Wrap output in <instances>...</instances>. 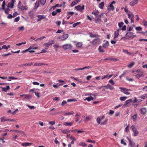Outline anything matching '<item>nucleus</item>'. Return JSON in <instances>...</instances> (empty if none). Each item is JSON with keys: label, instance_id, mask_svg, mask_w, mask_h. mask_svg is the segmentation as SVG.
<instances>
[{"label": "nucleus", "instance_id": "680f3d73", "mask_svg": "<svg viewBox=\"0 0 147 147\" xmlns=\"http://www.w3.org/2000/svg\"><path fill=\"white\" fill-rule=\"evenodd\" d=\"M108 121V119L105 120L103 122H101V124L102 125H104L106 124L107 122Z\"/></svg>", "mask_w": 147, "mask_h": 147}, {"label": "nucleus", "instance_id": "338daca9", "mask_svg": "<svg viewBox=\"0 0 147 147\" xmlns=\"http://www.w3.org/2000/svg\"><path fill=\"white\" fill-rule=\"evenodd\" d=\"M53 47L55 48H58L59 46L57 44H55L53 45Z\"/></svg>", "mask_w": 147, "mask_h": 147}, {"label": "nucleus", "instance_id": "f257e3e1", "mask_svg": "<svg viewBox=\"0 0 147 147\" xmlns=\"http://www.w3.org/2000/svg\"><path fill=\"white\" fill-rule=\"evenodd\" d=\"M126 37H122L121 39H132L135 37H136V35H134V33L133 32H127L125 34Z\"/></svg>", "mask_w": 147, "mask_h": 147}, {"label": "nucleus", "instance_id": "c9c22d12", "mask_svg": "<svg viewBox=\"0 0 147 147\" xmlns=\"http://www.w3.org/2000/svg\"><path fill=\"white\" fill-rule=\"evenodd\" d=\"M98 50L100 53H103L104 52V50L102 49V47L101 46H99L98 48Z\"/></svg>", "mask_w": 147, "mask_h": 147}, {"label": "nucleus", "instance_id": "c85d7f7f", "mask_svg": "<svg viewBox=\"0 0 147 147\" xmlns=\"http://www.w3.org/2000/svg\"><path fill=\"white\" fill-rule=\"evenodd\" d=\"M132 101V99H130L129 100H126L125 102V103L124 105V106L127 105L128 104H129L130 102Z\"/></svg>", "mask_w": 147, "mask_h": 147}, {"label": "nucleus", "instance_id": "6e6552de", "mask_svg": "<svg viewBox=\"0 0 147 147\" xmlns=\"http://www.w3.org/2000/svg\"><path fill=\"white\" fill-rule=\"evenodd\" d=\"M109 45V43L108 41L104 40L102 45V47L105 49L107 48Z\"/></svg>", "mask_w": 147, "mask_h": 147}, {"label": "nucleus", "instance_id": "3c124183", "mask_svg": "<svg viewBox=\"0 0 147 147\" xmlns=\"http://www.w3.org/2000/svg\"><path fill=\"white\" fill-rule=\"evenodd\" d=\"M90 119V117L89 116H86L85 118L84 119V121L86 122L89 120Z\"/></svg>", "mask_w": 147, "mask_h": 147}, {"label": "nucleus", "instance_id": "aec40b11", "mask_svg": "<svg viewBox=\"0 0 147 147\" xmlns=\"http://www.w3.org/2000/svg\"><path fill=\"white\" fill-rule=\"evenodd\" d=\"M39 0H37L35 3L34 6V8L36 9L39 6Z\"/></svg>", "mask_w": 147, "mask_h": 147}, {"label": "nucleus", "instance_id": "7c9ffc66", "mask_svg": "<svg viewBox=\"0 0 147 147\" xmlns=\"http://www.w3.org/2000/svg\"><path fill=\"white\" fill-rule=\"evenodd\" d=\"M104 6V3L102 2L99 4V7L101 9H103Z\"/></svg>", "mask_w": 147, "mask_h": 147}, {"label": "nucleus", "instance_id": "20e7f679", "mask_svg": "<svg viewBox=\"0 0 147 147\" xmlns=\"http://www.w3.org/2000/svg\"><path fill=\"white\" fill-rule=\"evenodd\" d=\"M90 43H92L94 45H99L101 43L100 39L97 38L95 39L91 42H90Z\"/></svg>", "mask_w": 147, "mask_h": 147}, {"label": "nucleus", "instance_id": "423d86ee", "mask_svg": "<svg viewBox=\"0 0 147 147\" xmlns=\"http://www.w3.org/2000/svg\"><path fill=\"white\" fill-rule=\"evenodd\" d=\"M62 47L64 50H69L72 48V46L70 44H66L62 45Z\"/></svg>", "mask_w": 147, "mask_h": 147}, {"label": "nucleus", "instance_id": "ea45409f", "mask_svg": "<svg viewBox=\"0 0 147 147\" xmlns=\"http://www.w3.org/2000/svg\"><path fill=\"white\" fill-rule=\"evenodd\" d=\"M20 9H21L22 10H23L24 9L27 10L28 9V8L26 6L22 5V6H21V7Z\"/></svg>", "mask_w": 147, "mask_h": 147}, {"label": "nucleus", "instance_id": "2eb2a0df", "mask_svg": "<svg viewBox=\"0 0 147 147\" xmlns=\"http://www.w3.org/2000/svg\"><path fill=\"white\" fill-rule=\"evenodd\" d=\"M138 0H134L132 1L130 3V5L131 6H133L134 5L138 3Z\"/></svg>", "mask_w": 147, "mask_h": 147}, {"label": "nucleus", "instance_id": "e2e57ef3", "mask_svg": "<svg viewBox=\"0 0 147 147\" xmlns=\"http://www.w3.org/2000/svg\"><path fill=\"white\" fill-rule=\"evenodd\" d=\"M18 29L20 31H23L24 30V26L19 27Z\"/></svg>", "mask_w": 147, "mask_h": 147}, {"label": "nucleus", "instance_id": "a878e982", "mask_svg": "<svg viewBox=\"0 0 147 147\" xmlns=\"http://www.w3.org/2000/svg\"><path fill=\"white\" fill-rule=\"evenodd\" d=\"M140 111L141 113L143 114H145L146 113V109L145 108H143L140 109Z\"/></svg>", "mask_w": 147, "mask_h": 147}, {"label": "nucleus", "instance_id": "f03ea898", "mask_svg": "<svg viewBox=\"0 0 147 147\" xmlns=\"http://www.w3.org/2000/svg\"><path fill=\"white\" fill-rule=\"evenodd\" d=\"M142 100H138L137 98L135 97L134 98V99L133 101V103L132 105L136 108L137 107L138 105H140L141 103V102Z\"/></svg>", "mask_w": 147, "mask_h": 147}, {"label": "nucleus", "instance_id": "09e8293b", "mask_svg": "<svg viewBox=\"0 0 147 147\" xmlns=\"http://www.w3.org/2000/svg\"><path fill=\"white\" fill-rule=\"evenodd\" d=\"M45 38H46V37L45 36H42V37H41L40 38H38L37 39H36L35 40V41H37L38 40H42V39H43Z\"/></svg>", "mask_w": 147, "mask_h": 147}, {"label": "nucleus", "instance_id": "c03bdc74", "mask_svg": "<svg viewBox=\"0 0 147 147\" xmlns=\"http://www.w3.org/2000/svg\"><path fill=\"white\" fill-rule=\"evenodd\" d=\"M26 43V42L25 41V42H23L20 43H18V44H16V46H21L22 45L25 44Z\"/></svg>", "mask_w": 147, "mask_h": 147}, {"label": "nucleus", "instance_id": "a19ab883", "mask_svg": "<svg viewBox=\"0 0 147 147\" xmlns=\"http://www.w3.org/2000/svg\"><path fill=\"white\" fill-rule=\"evenodd\" d=\"M5 1H3L2 3V9L5 10Z\"/></svg>", "mask_w": 147, "mask_h": 147}, {"label": "nucleus", "instance_id": "774afa93", "mask_svg": "<svg viewBox=\"0 0 147 147\" xmlns=\"http://www.w3.org/2000/svg\"><path fill=\"white\" fill-rule=\"evenodd\" d=\"M101 19L100 18H98L95 20V22L96 23H98L100 21Z\"/></svg>", "mask_w": 147, "mask_h": 147}, {"label": "nucleus", "instance_id": "e433bc0d", "mask_svg": "<svg viewBox=\"0 0 147 147\" xmlns=\"http://www.w3.org/2000/svg\"><path fill=\"white\" fill-rule=\"evenodd\" d=\"M137 114H135L132 116V119L134 121H135L136 120L137 118Z\"/></svg>", "mask_w": 147, "mask_h": 147}, {"label": "nucleus", "instance_id": "7ed1b4c3", "mask_svg": "<svg viewBox=\"0 0 147 147\" xmlns=\"http://www.w3.org/2000/svg\"><path fill=\"white\" fill-rule=\"evenodd\" d=\"M119 88L121 92L127 95H129L130 94V92H128L129 91H131V90L127 89L125 88L120 87Z\"/></svg>", "mask_w": 147, "mask_h": 147}, {"label": "nucleus", "instance_id": "37998d69", "mask_svg": "<svg viewBox=\"0 0 147 147\" xmlns=\"http://www.w3.org/2000/svg\"><path fill=\"white\" fill-rule=\"evenodd\" d=\"M13 5L14 4H13V3H9L8 4L7 6L8 7H10L11 8H12L13 7Z\"/></svg>", "mask_w": 147, "mask_h": 147}, {"label": "nucleus", "instance_id": "1a4fd4ad", "mask_svg": "<svg viewBox=\"0 0 147 147\" xmlns=\"http://www.w3.org/2000/svg\"><path fill=\"white\" fill-rule=\"evenodd\" d=\"M128 18L131 20V22H134V21L133 20L134 18V14L132 13H131L130 14H128Z\"/></svg>", "mask_w": 147, "mask_h": 147}, {"label": "nucleus", "instance_id": "58836bf2", "mask_svg": "<svg viewBox=\"0 0 147 147\" xmlns=\"http://www.w3.org/2000/svg\"><path fill=\"white\" fill-rule=\"evenodd\" d=\"M77 101L76 99H69L67 100V102H76Z\"/></svg>", "mask_w": 147, "mask_h": 147}, {"label": "nucleus", "instance_id": "bb28decb", "mask_svg": "<svg viewBox=\"0 0 147 147\" xmlns=\"http://www.w3.org/2000/svg\"><path fill=\"white\" fill-rule=\"evenodd\" d=\"M32 144V143H31L29 142H26L22 143V146H28L29 145Z\"/></svg>", "mask_w": 147, "mask_h": 147}, {"label": "nucleus", "instance_id": "49530a36", "mask_svg": "<svg viewBox=\"0 0 147 147\" xmlns=\"http://www.w3.org/2000/svg\"><path fill=\"white\" fill-rule=\"evenodd\" d=\"M81 24L80 22H76V23H74L73 24V26L74 27H75L76 26L79 25Z\"/></svg>", "mask_w": 147, "mask_h": 147}, {"label": "nucleus", "instance_id": "c756f323", "mask_svg": "<svg viewBox=\"0 0 147 147\" xmlns=\"http://www.w3.org/2000/svg\"><path fill=\"white\" fill-rule=\"evenodd\" d=\"M32 98V96L29 94H25L24 98V99H29Z\"/></svg>", "mask_w": 147, "mask_h": 147}, {"label": "nucleus", "instance_id": "4be33fe9", "mask_svg": "<svg viewBox=\"0 0 147 147\" xmlns=\"http://www.w3.org/2000/svg\"><path fill=\"white\" fill-rule=\"evenodd\" d=\"M73 124V123L72 122H65L64 123L63 125H65V126H71Z\"/></svg>", "mask_w": 147, "mask_h": 147}, {"label": "nucleus", "instance_id": "603ef678", "mask_svg": "<svg viewBox=\"0 0 147 147\" xmlns=\"http://www.w3.org/2000/svg\"><path fill=\"white\" fill-rule=\"evenodd\" d=\"M136 29L137 31H141L142 30V28L140 26L136 27Z\"/></svg>", "mask_w": 147, "mask_h": 147}, {"label": "nucleus", "instance_id": "2f4dec72", "mask_svg": "<svg viewBox=\"0 0 147 147\" xmlns=\"http://www.w3.org/2000/svg\"><path fill=\"white\" fill-rule=\"evenodd\" d=\"M97 36L96 34H93L92 33H91L89 34L90 37L91 38L96 37H97Z\"/></svg>", "mask_w": 147, "mask_h": 147}, {"label": "nucleus", "instance_id": "69168bd1", "mask_svg": "<svg viewBox=\"0 0 147 147\" xmlns=\"http://www.w3.org/2000/svg\"><path fill=\"white\" fill-rule=\"evenodd\" d=\"M22 6L21 2L20 1H19L18 4V8L20 9L21 6Z\"/></svg>", "mask_w": 147, "mask_h": 147}, {"label": "nucleus", "instance_id": "f3484780", "mask_svg": "<svg viewBox=\"0 0 147 147\" xmlns=\"http://www.w3.org/2000/svg\"><path fill=\"white\" fill-rule=\"evenodd\" d=\"M10 89V87L9 86H7L6 87H3L2 89V91L3 92H6L7 90Z\"/></svg>", "mask_w": 147, "mask_h": 147}, {"label": "nucleus", "instance_id": "0e129e2a", "mask_svg": "<svg viewBox=\"0 0 147 147\" xmlns=\"http://www.w3.org/2000/svg\"><path fill=\"white\" fill-rule=\"evenodd\" d=\"M109 82L112 85H114L115 84V83L112 79L110 80L109 81Z\"/></svg>", "mask_w": 147, "mask_h": 147}, {"label": "nucleus", "instance_id": "cd10ccee", "mask_svg": "<svg viewBox=\"0 0 147 147\" xmlns=\"http://www.w3.org/2000/svg\"><path fill=\"white\" fill-rule=\"evenodd\" d=\"M99 13L98 11L97 10H95L94 11H93L92 13L94 14L96 16H97L98 15Z\"/></svg>", "mask_w": 147, "mask_h": 147}, {"label": "nucleus", "instance_id": "a211bd4d", "mask_svg": "<svg viewBox=\"0 0 147 147\" xmlns=\"http://www.w3.org/2000/svg\"><path fill=\"white\" fill-rule=\"evenodd\" d=\"M90 68V66H85V67H83L82 68H76V69H75L74 70L75 71H78V70H83V69H89Z\"/></svg>", "mask_w": 147, "mask_h": 147}, {"label": "nucleus", "instance_id": "72a5a7b5", "mask_svg": "<svg viewBox=\"0 0 147 147\" xmlns=\"http://www.w3.org/2000/svg\"><path fill=\"white\" fill-rule=\"evenodd\" d=\"M129 145L131 147H134L135 145V144L133 142L130 140H129Z\"/></svg>", "mask_w": 147, "mask_h": 147}, {"label": "nucleus", "instance_id": "a18cd8bd", "mask_svg": "<svg viewBox=\"0 0 147 147\" xmlns=\"http://www.w3.org/2000/svg\"><path fill=\"white\" fill-rule=\"evenodd\" d=\"M46 0H40V4L42 5H44L46 3Z\"/></svg>", "mask_w": 147, "mask_h": 147}, {"label": "nucleus", "instance_id": "473e14b6", "mask_svg": "<svg viewBox=\"0 0 147 147\" xmlns=\"http://www.w3.org/2000/svg\"><path fill=\"white\" fill-rule=\"evenodd\" d=\"M33 63L28 62L24 64V66H31L32 65Z\"/></svg>", "mask_w": 147, "mask_h": 147}, {"label": "nucleus", "instance_id": "13d9d810", "mask_svg": "<svg viewBox=\"0 0 147 147\" xmlns=\"http://www.w3.org/2000/svg\"><path fill=\"white\" fill-rule=\"evenodd\" d=\"M101 121V119H100L99 117H98L96 119V121L97 122V123L98 124H100L101 123H100V121Z\"/></svg>", "mask_w": 147, "mask_h": 147}, {"label": "nucleus", "instance_id": "b1692460", "mask_svg": "<svg viewBox=\"0 0 147 147\" xmlns=\"http://www.w3.org/2000/svg\"><path fill=\"white\" fill-rule=\"evenodd\" d=\"M94 99V98L93 97L90 96V97H87L84 100L85 101L87 100L88 101H90L91 100H93Z\"/></svg>", "mask_w": 147, "mask_h": 147}, {"label": "nucleus", "instance_id": "8fccbe9b", "mask_svg": "<svg viewBox=\"0 0 147 147\" xmlns=\"http://www.w3.org/2000/svg\"><path fill=\"white\" fill-rule=\"evenodd\" d=\"M35 94V95L38 98H39L40 97V93L39 92H34Z\"/></svg>", "mask_w": 147, "mask_h": 147}, {"label": "nucleus", "instance_id": "9d476101", "mask_svg": "<svg viewBox=\"0 0 147 147\" xmlns=\"http://www.w3.org/2000/svg\"><path fill=\"white\" fill-rule=\"evenodd\" d=\"M102 87L105 88L107 89H109L110 90H112L114 89V88L113 86H111L109 84H108L106 86L102 85Z\"/></svg>", "mask_w": 147, "mask_h": 147}, {"label": "nucleus", "instance_id": "6ab92c4d", "mask_svg": "<svg viewBox=\"0 0 147 147\" xmlns=\"http://www.w3.org/2000/svg\"><path fill=\"white\" fill-rule=\"evenodd\" d=\"M109 7L110 8H108V9L109 11H113L115 9L114 7L113 6V4L111 3L109 5Z\"/></svg>", "mask_w": 147, "mask_h": 147}, {"label": "nucleus", "instance_id": "4468645a", "mask_svg": "<svg viewBox=\"0 0 147 147\" xmlns=\"http://www.w3.org/2000/svg\"><path fill=\"white\" fill-rule=\"evenodd\" d=\"M61 132L64 134H67L70 133V131L67 129H65L63 130H61Z\"/></svg>", "mask_w": 147, "mask_h": 147}, {"label": "nucleus", "instance_id": "79ce46f5", "mask_svg": "<svg viewBox=\"0 0 147 147\" xmlns=\"http://www.w3.org/2000/svg\"><path fill=\"white\" fill-rule=\"evenodd\" d=\"M140 98H142L143 99H145L147 98V94H143L142 95V96H141Z\"/></svg>", "mask_w": 147, "mask_h": 147}, {"label": "nucleus", "instance_id": "6e6d98bb", "mask_svg": "<svg viewBox=\"0 0 147 147\" xmlns=\"http://www.w3.org/2000/svg\"><path fill=\"white\" fill-rule=\"evenodd\" d=\"M20 18L19 16H18L14 20V22H18L19 20H20Z\"/></svg>", "mask_w": 147, "mask_h": 147}, {"label": "nucleus", "instance_id": "4c0bfd02", "mask_svg": "<svg viewBox=\"0 0 147 147\" xmlns=\"http://www.w3.org/2000/svg\"><path fill=\"white\" fill-rule=\"evenodd\" d=\"M135 64V63L134 62H132L131 63H130L129 65H128L127 66L129 68H130L133 67V65H134Z\"/></svg>", "mask_w": 147, "mask_h": 147}, {"label": "nucleus", "instance_id": "de8ad7c7", "mask_svg": "<svg viewBox=\"0 0 147 147\" xmlns=\"http://www.w3.org/2000/svg\"><path fill=\"white\" fill-rule=\"evenodd\" d=\"M5 9V13L6 14H8L10 11L9 9L8 8H7Z\"/></svg>", "mask_w": 147, "mask_h": 147}, {"label": "nucleus", "instance_id": "052dcab7", "mask_svg": "<svg viewBox=\"0 0 147 147\" xmlns=\"http://www.w3.org/2000/svg\"><path fill=\"white\" fill-rule=\"evenodd\" d=\"M74 131H77L78 134H79L80 133H82L84 132V131L83 130H77V129H76Z\"/></svg>", "mask_w": 147, "mask_h": 147}, {"label": "nucleus", "instance_id": "412c9836", "mask_svg": "<svg viewBox=\"0 0 147 147\" xmlns=\"http://www.w3.org/2000/svg\"><path fill=\"white\" fill-rule=\"evenodd\" d=\"M55 42L54 40H52L49 42H48L46 43V45H47L50 46L51 45H52Z\"/></svg>", "mask_w": 147, "mask_h": 147}, {"label": "nucleus", "instance_id": "864d4df0", "mask_svg": "<svg viewBox=\"0 0 147 147\" xmlns=\"http://www.w3.org/2000/svg\"><path fill=\"white\" fill-rule=\"evenodd\" d=\"M77 3V1H73L71 4V7H72L74 6V5L76 4Z\"/></svg>", "mask_w": 147, "mask_h": 147}, {"label": "nucleus", "instance_id": "f8f14e48", "mask_svg": "<svg viewBox=\"0 0 147 147\" xmlns=\"http://www.w3.org/2000/svg\"><path fill=\"white\" fill-rule=\"evenodd\" d=\"M136 77L138 79H139L141 77H142L144 76V72H142L138 74L135 75Z\"/></svg>", "mask_w": 147, "mask_h": 147}, {"label": "nucleus", "instance_id": "dca6fc26", "mask_svg": "<svg viewBox=\"0 0 147 147\" xmlns=\"http://www.w3.org/2000/svg\"><path fill=\"white\" fill-rule=\"evenodd\" d=\"M10 131L11 132L15 131L16 132L20 133L23 135L25 134L24 132L23 131H20L18 130H11Z\"/></svg>", "mask_w": 147, "mask_h": 147}, {"label": "nucleus", "instance_id": "5701e85b", "mask_svg": "<svg viewBox=\"0 0 147 147\" xmlns=\"http://www.w3.org/2000/svg\"><path fill=\"white\" fill-rule=\"evenodd\" d=\"M37 17L38 18L37 22L39 21L42 19H43L45 18V16H44L43 15H38Z\"/></svg>", "mask_w": 147, "mask_h": 147}, {"label": "nucleus", "instance_id": "bf43d9fd", "mask_svg": "<svg viewBox=\"0 0 147 147\" xmlns=\"http://www.w3.org/2000/svg\"><path fill=\"white\" fill-rule=\"evenodd\" d=\"M121 143L125 146L127 145L126 143L124 142V140L123 139L121 140Z\"/></svg>", "mask_w": 147, "mask_h": 147}, {"label": "nucleus", "instance_id": "39448f33", "mask_svg": "<svg viewBox=\"0 0 147 147\" xmlns=\"http://www.w3.org/2000/svg\"><path fill=\"white\" fill-rule=\"evenodd\" d=\"M131 128L134 133V136H138L139 134V132L137 130L135 126L134 125H132L131 127Z\"/></svg>", "mask_w": 147, "mask_h": 147}, {"label": "nucleus", "instance_id": "f704fd0d", "mask_svg": "<svg viewBox=\"0 0 147 147\" xmlns=\"http://www.w3.org/2000/svg\"><path fill=\"white\" fill-rule=\"evenodd\" d=\"M127 98L126 96H122L119 99L121 101H123L125 100Z\"/></svg>", "mask_w": 147, "mask_h": 147}, {"label": "nucleus", "instance_id": "393cba45", "mask_svg": "<svg viewBox=\"0 0 147 147\" xmlns=\"http://www.w3.org/2000/svg\"><path fill=\"white\" fill-rule=\"evenodd\" d=\"M76 46L77 48H80L82 46V43L80 42H78L76 44Z\"/></svg>", "mask_w": 147, "mask_h": 147}, {"label": "nucleus", "instance_id": "5fc2aeb1", "mask_svg": "<svg viewBox=\"0 0 147 147\" xmlns=\"http://www.w3.org/2000/svg\"><path fill=\"white\" fill-rule=\"evenodd\" d=\"M144 26L145 28H147V22L145 20L143 21Z\"/></svg>", "mask_w": 147, "mask_h": 147}, {"label": "nucleus", "instance_id": "9b49d317", "mask_svg": "<svg viewBox=\"0 0 147 147\" xmlns=\"http://www.w3.org/2000/svg\"><path fill=\"white\" fill-rule=\"evenodd\" d=\"M120 29L117 30L114 32V39L117 38L119 34V31Z\"/></svg>", "mask_w": 147, "mask_h": 147}, {"label": "nucleus", "instance_id": "0eeeda50", "mask_svg": "<svg viewBox=\"0 0 147 147\" xmlns=\"http://www.w3.org/2000/svg\"><path fill=\"white\" fill-rule=\"evenodd\" d=\"M75 8L77 9L78 11L82 12L84 9V5H83L81 7L80 5H78L76 6Z\"/></svg>", "mask_w": 147, "mask_h": 147}, {"label": "nucleus", "instance_id": "ddd939ff", "mask_svg": "<svg viewBox=\"0 0 147 147\" xmlns=\"http://www.w3.org/2000/svg\"><path fill=\"white\" fill-rule=\"evenodd\" d=\"M48 65L47 64L44 63H39L38 62L35 63L34 64V66H40L43 65Z\"/></svg>", "mask_w": 147, "mask_h": 147}, {"label": "nucleus", "instance_id": "4d7b16f0", "mask_svg": "<svg viewBox=\"0 0 147 147\" xmlns=\"http://www.w3.org/2000/svg\"><path fill=\"white\" fill-rule=\"evenodd\" d=\"M123 24L124 23L123 22H119L118 23V26L119 27H121L122 26Z\"/></svg>", "mask_w": 147, "mask_h": 147}]
</instances>
